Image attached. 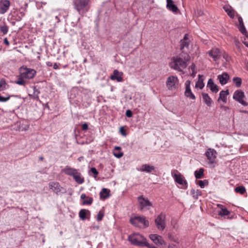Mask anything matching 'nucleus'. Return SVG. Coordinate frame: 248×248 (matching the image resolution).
Listing matches in <instances>:
<instances>
[{
  "label": "nucleus",
  "mask_w": 248,
  "mask_h": 248,
  "mask_svg": "<svg viewBox=\"0 0 248 248\" xmlns=\"http://www.w3.org/2000/svg\"><path fill=\"white\" fill-rule=\"evenodd\" d=\"M19 75L17 80L15 83L21 86H25L27 80L32 79L36 75V71L27 66H21L19 69Z\"/></svg>",
  "instance_id": "obj_1"
},
{
  "label": "nucleus",
  "mask_w": 248,
  "mask_h": 248,
  "mask_svg": "<svg viewBox=\"0 0 248 248\" xmlns=\"http://www.w3.org/2000/svg\"><path fill=\"white\" fill-rule=\"evenodd\" d=\"M190 57L187 53H182L179 56L173 57L170 63V66L173 69L182 71L183 69L186 67L187 62L189 61Z\"/></svg>",
  "instance_id": "obj_2"
},
{
  "label": "nucleus",
  "mask_w": 248,
  "mask_h": 248,
  "mask_svg": "<svg viewBox=\"0 0 248 248\" xmlns=\"http://www.w3.org/2000/svg\"><path fill=\"white\" fill-rule=\"evenodd\" d=\"M130 223L136 227H143L146 228L148 227L149 223L144 217L136 216L131 217L130 219Z\"/></svg>",
  "instance_id": "obj_3"
},
{
  "label": "nucleus",
  "mask_w": 248,
  "mask_h": 248,
  "mask_svg": "<svg viewBox=\"0 0 248 248\" xmlns=\"http://www.w3.org/2000/svg\"><path fill=\"white\" fill-rule=\"evenodd\" d=\"M171 175L177 184L181 185V188L186 189L187 187V183L185 177L177 170H172Z\"/></svg>",
  "instance_id": "obj_4"
},
{
  "label": "nucleus",
  "mask_w": 248,
  "mask_h": 248,
  "mask_svg": "<svg viewBox=\"0 0 248 248\" xmlns=\"http://www.w3.org/2000/svg\"><path fill=\"white\" fill-rule=\"evenodd\" d=\"M145 238L139 233H134L128 236V240L133 245L142 246Z\"/></svg>",
  "instance_id": "obj_5"
},
{
  "label": "nucleus",
  "mask_w": 248,
  "mask_h": 248,
  "mask_svg": "<svg viewBox=\"0 0 248 248\" xmlns=\"http://www.w3.org/2000/svg\"><path fill=\"white\" fill-rule=\"evenodd\" d=\"M166 83L168 90L173 91L177 88L179 80L177 77L171 76L167 78Z\"/></svg>",
  "instance_id": "obj_6"
},
{
  "label": "nucleus",
  "mask_w": 248,
  "mask_h": 248,
  "mask_svg": "<svg viewBox=\"0 0 248 248\" xmlns=\"http://www.w3.org/2000/svg\"><path fill=\"white\" fill-rule=\"evenodd\" d=\"M165 219L166 216L163 213L158 215L155 219V224L158 230L163 231L165 228Z\"/></svg>",
  "instance_id": "obj_7"
},
{
  "label": "nucleus",
  "mask_w": 248,
  "mask_h": 248,
  "mask_svg": "<svg viewBox=\"0 0 248 248\" xmlns=\"http://www.w3.org/2000/svg\"><path fill=\"white\" fill-rule=\"evenodd\" d=\"M90 0H74L73 4L75 9L80 14L88 5Z\"/></svg>",
  "instance_id": "obj_8"
},
{
  "label": "nucleus",
  "mask_w": 248,
  "mask_h": 248,
  "mask_svg": "<svg viewBox=\"0 0 248 248\" xmlns=\"http://www.w3.org/2000/svg\"><path fill=\"white\" fill-rule=\"evenodd\" d=\"M245 98L244 93L240 90L236 91L233 95V98L244 106H248V104L244 100Z\"/></svg>",
  "instance_id": "obj_9"
},
{
  "label": "nucleus",
  "mask_w": 248,
  "mask_h": 248,
  "mask_svg": "<svg viewBox=\"0 0 248 248\" xmlns=\"http://www.w3.org/2000/svg\"><path fill=\"white\" fill-rule=\"evenodd\" d=\"M138 201L140 204V210H142L144 208H147L148 209L149 208L148 207L152 206V203L148 200L147 198L143 197V196H140L138 197Z\"/></svg>",
  "instance_id": "obj_10"
},
{
  "label": "nucleus",
  "mask_w": 248,
  "mask_h": 248,
  "mask_svg": "<svg viewBox=\"0 0 248 248\" xmlns=\"http://www.w3.org/2000/svg\"><path fill=\"white\" fill-rule=\"evenodd\" d=\"M217 152L213 149H208L205 153V155L209 160V163L212 164L215 162V159L216 158Z\"/></svg>",
  "instance_id": "obj_11"
},
{
  "label": "nucleus",
  "mask_w": 248,
  "mask_h": 248,
  "mask_svg": "<svg viewBox=\"0 0 248 248\" xmlns=\"http://www.w3.org/2000/svg\"><path fill=\"white\" fill-rule=\"evenodd\" d=\"M150 239L154 242L156 245H166V242L163 239L162 237L157 234H152L150 235Z\"/></svg>",
  "instance_id": "obj_12"
},
{
  "label": "nucleus",
  "mask_w": 248,
  "mask_h": 248,
  "mask_svg": "<svg viewBox=\"0 0 248 248\" xmlns=\"http://www.w3.org/2000/svg\"><path fill=\"white\" fill-rule=\"evenodd\" d=\"M10 4L8 0H0V14L3 15L6 13L9 9Z\"/></svg>",
  "instance_id": "obj_13"
},
{
  "label": "nucleus",
  "mask_w": 248,
  "mask_h": 248,
  "mask_svg": "<svg viewBox=\"0 0 248 248\" xmlns=\"http://www.w3.org/2000/svg\"><path fill=\"white\" fill-rule=\"evenodd\" d=\"M49 188L57 195L61 192L62 187L58 182H51L48 184Z\"/></svg>",
  "instance_id": "obj_14"
},
{
  "label": "nucleus",
  "mask_w": 248,
  "mask_h": 248,
  "mask_svg": "<svg viewBox=\"0 0 248 248\" xmlns=\"http://www.w3.org/2000/svg\"><path fill=\"white\" fill-rule=\"evenodd\" d=\"M207 53L215 61L218 59L220 56V50L217 48H213L211 50L209 51Z\"/></svg>",
  "instance_id": "obj_15"
},
{
  "label": "nucleus",
  "mask_w": 248,
  "mask_h": 248,
  "mask_svg": "<svg viewBox=\"0 0 248 248\" xmlns=\"http://www.w3.org/2000/svg\"><path fill=\"white\" fill-rule=\"evenodd\" d=\"M155 169V168L154 166L146 164L142 165L140 169H137L139 171L146 172L147 173L151 172L152 171L154 170Z\"/></svg>",
  "instance_id": "obj_16"
},
{
  "label": "nucleus",
  "mask_w": 248,
  "mask_h": 248,
  "mask_svg": "<svg viewBox=\"0 0 248 248\" xmlns=\"http://www.w3.org/2000/svg\"><path fill=\"white\" fill-rule=\"evenodd\" d=\"M122 75V72H119L117 70H114L113 74L110 77V79L113 80H116L118 82H122L123 81Z\"/></svg>",
  "instance_id": "obj_17"
},
{
  "label": "nucleus",
  "mask_w": 248,
  "mask_h": 248,
  "mask_svg": "<svg viewBox=\"0 0 248 248\" xmlns=\"http://www.w3.org/2000/svg\"><path fill=\"white\" fill-rule=\"evenodd\" d=\"M217 78L221 85H225L227 83L228 80L229 79V76L228 74L225 72L221 75H218L217 76Z\"/></svg>",
  "instance_id": "obj_18"
},
{
  "label": "nucleus",
  "mask_w": 248,
  "mask_h": 248,
  "mask_svg": "<svg viewBox=\"0 0 248 248\" xmlns=\"http://www.w3.org/2000/svg\"><path fill=\"white\" fill-rule=\"evenodd\" d=\"M223 9L231 18H234L235 11L231 6L229 5H226L223 6Z\"/></svg>",
  "instance_id": "obj_19"
},
{
  "label": "nucleus",
  "mask_w": 248,
  "mask_h": 248,
  "mask_svg": "<svg viewBox=\"0 0 248 248\" xmlns=\"http://www.w3.org/2000/svg\"><path fill=\"white\" fill-rule=\"evenodd\" d=\"M167 8L173 13H177L178 11V8L173 3L172 0H167Z\"/></svg>",
  "instance_id": "obj_20"
},
{
  "label": "nucleus",
  "mask_w": 248,
  "mask_h": 248,
  "mask_svg": "<svg viewBox=\"0 0 248 248\" xmlns=\"http://www.w3.org/2000/svg\"><path fill=\"white\" fill-rule=\"evenodd\" d=\"M207 87L209 88L210 90L215 93H217L219 91L218 87L214 83L213 80L210 78L208 81Z\"/></svg>",
  "instance_id": "obj_21"
},
{
  "label": "nucleus",
  "mask_w": 248,
  "mask_h": 248,
  "mask_svg": "<svg viewBox=\"0 0 248 248\" xmlns=\"http://www.w3.org/2000/svg\"><path fill=\"white\" fill-rule=\"evenodd\" d=\"M91 212L87 209H81L79 212V217L82 220H85L87 217H90Z\"/></svg>",
  "instance_id": "obj_22"
},
{
  "label": "nucleus",
  "mask_w": 248,
  "mask_h": 248,
  "mask_svg": "<svg viewBox=\"0 0 248 248\" xmlns=\"http://www.w3.org/2000/svg\"><path fill=\"white\" fill-rule=\"evenodd\" d=\"M185 95L186 97H188L190 99L194 100L195 99V96L192 93L189 84L186 85V91L185 92Z\"/></svg>",
  "instance_id": "obj_23"
},
{
  "label": "nucleus",
  "mask_w": 248,
  "mask_h": 248,
  "mask_svg": "<svg viewBox=\"0 0 248 248\" xmlns=\"http://www.w3.org/2000/svg\"><path fill=\"white\" fill-rule=\"evenodd\" d=\"M202 94L203 98V101L204 102V103L206 104V105L208 107L211 106L212 103V100L209 96V95L207 93H202Z\"/></svg>",
  "instance_id": "obj_24"
},
{
  "label": "nucleus",
  "mask_w": 248,
  "mask_h": 248,
  "mask_svg": "<svg viewBox=\"0 0 248 248\" xmlns=\"http://www.w3.org/2000/svg\"><path fill=\"white\" fill-rule=\"evenodd\" d=\"M229 90L221 91L219 93V97L218 99V101L220 99L222 100L224 103L226 102V97L229 94Z\"/></svg>",
  "instance_id": "obj_25"
},
{
  "label": "nucleus",
  "mask_w": 248,
  "mask_h": 248,
  "mask_svg": "<svg viewBox=\"0 0 248 248\" xmlns=\"http://www.w3.org/2000/svg\"><path fill=\"white\" fill-rule=\"evenodd\" d=\"M77 169L71 168L69 166H66L63 169V171L67 175L71 176Z\"/></svg>",
  "instance_id": "obj_26"
},
{
  "label": "nucleus",
  "mask_w": 248,
  "mask_h": 248,
  "mask_svg": "<svg viewBox=\"0 0 248 248\" xmlns=\"http://www.w3.org/2000/svg\"><path fill=\"white\" fill-rule=\"evenodd\" d=\"M198 77L199 79L198 81L196 83L195 87L196 88H199L200 89H202L204 86L203 83V79L202 78V75H199Z\"/></svg>",
  "instance_id": "obj_27"
},
{
  "label": "nucleus",
  "mask_w": 248,
  "mask_h": 248,
  "mask_svg": "<svg viewBox=\"0 0 248 248\" xmlns=\"http://www.w3.org/2000/svg\"><path fill=\"white\" fill-rule=\"evenodd\" d=\"M109 190L104 188L102 189L100 193V196L101 198L106 199L109 197Z\"/></svg>",
  "instance_id": "obj_28"
},
{
  "label": "nucleus",
  "mask_w": 248,
  "mask_h": 248,
  "mask_svg": "<svg viewBox=\"0 0 248 248\" xmlns=\"http://www.w3.org/2000/svg\"><path fill=\"white\" fill-rule=\"evenodd\" d=\"M218 206L221 207V210L218 213V215L225 216L230 214V211H229L226 208H223V206L222 205L218 204Z\"/></svg>",
  "instance_id": "obj_29"
},
{
  "label": "nucleus",
  "mask_w": 248,
  "mask_h": 248,
  "mask_svg": "<svg viewBox=\"0 0 248 248\" xmlns=\"http://www.w3.org/2000/svg\"><path fill=\"white\" fill-rule=\"evenodd\" d=\"M39 90L37 89L35 87L33 88V93L32 94H29V95L32 97L33 99L37 101L39 100V94L40 93Z\"/></svg>",
  "instance_id": "obj_30"
},
{
  "label": "nucleus",
  "mask_w": 248,
  "mask_h": 248,
  "mask_svg": "<svg viewBox=\"0 0 248 248\" xmlns=\"http://www.w3.org/2000/svg\"><path fill=\"white\" fill-rule=\"evenodd\" d=\"M77 183L78 184H81L84 182V178L81 175L80 172H79L78 174L74 178Z\"/></svg>",
  "instance_id": "obj_31"
},
{
  "label": "nucleus",
  "mask_w": 248,
  "mask_h": 248,
  "mask_svg": "<svg viewBox=\"0 0 248 248\" xmlns=\"http://www.w3.org/2000/svg\"><path fill=\"white\" fill-rule=\"evenodd\" d=\"M190 193L194 199H198L199 197L202 194L201 190H197L195 191L193 189L191 190Z\"/></svg>",
  "instance_id": "obj_32"
},
{
  "label": "nucleus",
  "mask_w": 248,
  "mask_h": 248,
  "mask_svg": "<svg viewBox=\"0 0 248 248\" xmlns=\"http://www.w3.org/2000/svg\"><path fill=\"white\" fill-rule=\"evenodd\" d=\"M204 169L201 168L199 170H196L194 172L195 176L197 179L202 178L203 176Z\"/></svg>",
  "instance_id": "obj_33"
},
{
  "label": "nucleus",
  "mask_w": 248,
  "mask_h": 248,
  "mask_svg": "<svg viewBox=\"0 0 248 248\" xmlns=\"http://www.w3.org/2000/svg\"><path fill=\"white\" fill-rule=\"evenodd\" d=\"M189 46V41L181 40L180 41V49H183L185 47H187Z\"/></svg>",
  "instance_id": "obj_34"
},
{
  "label": "nucleus",
  "mask_w": 248,
  "mask_h": 248,
  "mask_svg": "<svg viewBox=\"0 0 248 248\" xmlns=\"http://www.w3.org/2000/svg\"><path fill=\"white\" fill-rule=\"evenodd\" d=\"M246 190L245 187L243 186H239L235 188V191L241 194H243L246 192Z\"/></svg>",
  "instance_id": "obj_35"
},
{
  "label": "nucleus",
  "mask_w": 248,
  "mask_h": 248,
  "mask_svg": "<svg viewBox=\"0 0 248 248\" xmlns=\"http://www.w3.org/2000/svg\"><path fill=\"white\" fill-rule=\"evenodd\" d=\"M233 82L237 87H239L242 83L241 79L238 77L234 78H233Z\"/></svg>",
  "instance_id": "obj_36"
},
{
  "label": "nucleus",
  "mask_w": 248,
  "mask_h": 248,
  "mask_svg": "<svg viewBox=\"0 0 248 248\" xmlns=\"http://www.w3.org/2000/svg\"><path fill=\"white\" fill-rule=\"evenodd\" d=\"M6 83L4 79L0 80V92L6 89Z\"/></svg>",
  "instance_id": "obj_37"
},
{
  "label": "nucleus",
  "mask_w": 248,
  "mask_h": 248,
  "mask_svg": "<svg viewBox=\"0 0 248 248\" xmlns=\"http://www.w3.org/2000/svg\"><path fill=\"white\" fill-rule=\"evenodd\" d=\"M197 184L201 187L203 188L205 185H208V181L206 180L203 181L199 180L197 181Z\"/></svg>",
  "instance_id": "obj_38"
},
{
  "label": "nucleus",
  "mask_w": 248,
  "mask_h": 248,
  "mask_svg": "<svg viewBox=\"0 0 248 248\" xmlns=\"http://www.w3.org/2000/svg\"><path fill=\"white\" fill-rule=\"evenodd\" d=\"M0 30L3 34H6L8 31V27L7 25L4 24L3 26H0Z\"/></svg>",
  "instance_id": "obj_39"
},
{
  "label": "nucleus",
  "mask_w": 248,
  "mask_h": 248,
  "mask_svg": "<svg viewBox=\"0 0 248 248\" xmlns=\"http://www.w3.org/2000/svg\"><path fill=\"white\" fill-rule=\"evenodd\" d=\"M239 30L243 34H246V30L245 29L244 23L239 24Z\"/></svg>",
  "instance_id": "obj_40"
},
{
  "label": "nucleus",
  "mask_w": 248,
  "mask_h": 248,
  "mask_svg": "<svg viewBox=\"0 0 248 248\" xmlns=\"http://www.w3.org/2000/svg\"><path fill=\"white\" fill-rule=\"evenodd\" d=\"M88 200H84L83 201V204L85 205H90L92 203L93 199L91 197H88Z\"/></svg>",
  "instance_id": "obj_41"
},
{
  "label": "nucleus",
  "mask_w": 248,
  "mask_h": 248,
  "mask_svg": "<svg viewBox=\"0 0 248 248\" xmlns=\"http://www.w3.org/2000/svg\"><path fill=\"white\" fill-rule=\"evenodd\" d=\"M11 96H8L7 97H3L0 94V102H5L8 101L10 98Z\"/></svg>",
  "instance_id": "obj_42"
},
{
  "label": "nucleus",
  "mask_w": 248,
  "mask_h": 248,
  "mask_svg": "<svg viewBox=\"0 0 248 248\" xmlns=\"http://www.w3.org/2000/svg\"><path fill=\"white\" fill-rule=\"evenodd\" d=\"M142 246H145L149 248H156V247L150 244L149 243H148L146 241V239H145V242L143 243V245Z\"/></svg>",
  "instance_id": "obj_43"
},
{
  "label": "nucleus",
  "mask_w": 248,
  "mask_h": 248,
  "mask_svg": "<svg viewBox=\"0 0 248 248\" xmlns=\"http://www.w3.org/2000/svg\"><path fill=\"white\" fill-rule=\"evenodd\" d=\"M23 123L21 125H20L19 130L21 131H26L29 128V125L28 124H25L24 126H23Z\"/></svg>",
  "instance_id": "obj_44"
},
{
  "label": "nucleus",
  "mask_w": 248,
  "mask_h": 248,
  "mask_svg": "<svg viewBox=\"0 0 248 248\" xmlns=\"http://www.w3.org/2000/svg\"><path fill=\"white\" fill-rule=\"evenodd\" d=\"M104 217V214L103 213L99 212L97 216V221H101L102 219V218Z\"/></svg>",
  "instance_id": "obj_45"
},
{
  "label": "nucleus",
  "mask_w": 248,
  "mask_h": 248,
  "mask_svg": "<svg viewBox=\"0 0 248 248\" xmlns=\"http://www.w3.org/2000/svg\"><path fill=\"white\" fill-rule=\"evenodd\" d=\"M91 171L92 172V173H93L95 176H94V177H96V176L97 175V174H98V171L97 170L94 168V167H93L91 169Z\"/></svg>",
  "instance_id": "obj_46"
},
{
  "label": "nucleus",
  "mask_w": 248,
  "mask_h": 248,
  "mask_svg": "<svg viewBox=\"0 0 248 248\" xmlns=\"http://www.w3.org/2000/svg\"><path fill=\"white\" fill-rule=\"evenodd\" d=\"M132 112L130 110L128 109L126 111L125 115L127 117H131L132 116Z\"/></svg>",
  "instance_id": "obj_47"
},
{
  "label": "nucleus",
  "mask_w": 248,
  "mask_h": 248,
  "mask_svg": "<svg viewBox=\"0 0 248 248\" xmlns=\"http://www.w3.org/2000/svg\"><path fill=\"white\" fill-rule=\"evenodd\" d=\"M190 67L193 72L192 76L194 77V76H195V74L196 73V72L195 71V67H196L195 65L194 64H192L191 65Z\"/></svg>",
  "instance_id": "obj_48"
},
{
  "label": "nucleus",
  "mask_w": 248,
  "mask_h": 248,
  "mask_svg": "<svg viewBox=\"0 0 248 248\" xmlns=\"http://www.w3.org/2000/svg\"><path fill=\"white\" fill-rule=\"evenodd\" d=\"M113 155H114L117 157V158H120L123 155V153H113Z\"/></svg>",
  "instance_id": "obj_49"
},
{
  "label": "nucleus",
  "mask_w": 248,
  "mask_h": 248,
  "mask_svg": "<svg viewBox=\"0 0 248 248\" xmlns=\"http://www.w3.org/2000/svg\"><path fill=\"white\" fill-rule=\"evenodd\" d=\"M120 132L123 136H125L126 135V132L123 127L120 128Z\"/></svg>",
  "instance_id": "obj_50"
},
{
  "label": "nucleus",
  "mask_w": 248,
  "mask_h": 248,
  "mask_svg": "<svg viewBox=\"0 0 248 248\" xmlns=\"http://www.w3.org/2000/svg\"><path fill=\"white\" fill-rule=\"evenodd\" d=\"M88 128V125L86 123H84L82 125V129L84 131L87 130Z\"/></svg>",
  "instance_id": "obj_51"
},
{
  "label": "nucleus",
  "mask_w": 248,
  "mask_h": 248,
  "mask_svg": "<svg viewBox=\"0 0 248 248\" xmlns=\"http://www.w3.org/2000/svg\"><path fill=\"white\" fill-rule=\"evenodd\" d=\"M79 172H78V170H76V171L73 173V175H72L71 176H72L74 179Z\"/></svg>",
  "instance_id": "obj_52"
},
{
  "label": "nucleus",
  "mask_w": 248,
  "mask_h": 248,
  "mask_svg": "<svg viewBox=\"0 0 248 248\" xmlns=\"http://www.w3.org/2000/svg\"><path fill=\"white\" fill-rule=\"evenodd\" d=\"M4 43L7 46H9L10 44L7 38H5L3 40Z\"/></svg>",
  "instance_id": "obj_53"
},
{
  "label": "nucleus",
  "mask_w": 248,
  "mask_h": 248,
  "mask_svg": "<svg viewBox=\"0 0 248 248\" xmlns=\"http://www.w3.org/2000/svg\"><path fill=\"white\" fill-rule=\"evenodd\" d=\"M197 15L198 16H202L203 15V12L201 10H198L197 12Z\"/></svg>",
  "instance_id": "obj_54"
},
{
  "label": "nucleus",
  "mask_w": 248,
  "mask_h": 248,
  "mask_svg": "<svg viewBox=\"0 0 248 248\" xmlns=\"http://www.w3.org/2000/svg\"><path fill=\"white\" fill-rule=\"evenodd\" d=\"M238 20L239 24L243 23L242 18L240 16H239Z\"/></svg>",
  "instance_id": "obj_55"
},
{
  "label": "nucleus",
  "mask_w": 248,
  "mask_h": 248,
  "mask_svg": "<svg viewBox=\"0 0 248 248\" xmlns=\"http://www.w3.org/2000/svg\"><path fill=\"white\" fill-rule=\"evenodd\" d=\"M188 36H189V35H188V34H186L182 40H186V41H188Z\"/></svg>",
  "instance_id": "obj_56"
},
{
  "label": "nucleus",
  "mask_w": 248,
  "mask_h": 248,
  "mask_svg": "<svg viewBox=\"0 0 248 248\" xmlns=\"http://www.w3.org/2000/svg\"><path fill=\"white\" fill-rule=\"evenodd\" d=\"M53 68L54 69H57L59 68V65L57 63H55L53 65Z\"/></svg>",
  "instance_id": "obj_57"
},
{
  "label": "nucleus",
  "mask_w": 248,
  "mask_h": 248,
  "mask_svg": "<svg viewBox=\"0 0 248 248\" xmlns=\"http://www.w3.org/2000/svg\"><path fill=\"white\" fill-rule=\"evenodd\" d=\"M86 198V194H84V193L82 194L81 195V196H80V198H81V199H85Z\"/></svg>",
  "instance_id": "obj_58"
},
{
  "label": "nucleus",
  "mask_w": 248,
  "mask_h": 248,
  "mask_svg": "<svg viewBox=\"0 0 248 248\" xmlns=\"http://www.w3.org/2000/svg\"><path fill=\"white\" fill-rule=\"evenodd\" d=\"M46 64L48 66H52V64L51 62H46Z\"/></svg>",
  "instance_id": "obj_59"
},
{
  "label": "nucleus",
  "mask_w": 248,
  "mask_h": 248,
  "mask_svg": "<svg viewBox=\"0 0 248 248\" xmlns=\"http://www.w3.org/2000/svg\"><path fill=\"white\" fill-rule=\"evenodd\" d=\"M168 248H176L174 245L169 246Z\"/></svg>",
  "instance_id": "obj_60"
},
{
  "label": "nucleus",
  "mask_w": 248,
  "mask_h": 248,
  "mask_svg": "<svg viewBox=\"0 0 248 248\" xmlns=\"http://www.w3.org/2000/svg\"><path fill=\"white\" fill-rule=\"evenodd\" d=\"M121 149V147H119V146H116L115 147V150H120Z\"/></svg>",
  "instance_id": "obj_61"
},
{
  "label": "nucleus",
  "mask_w": 248,
  "mask_h": 248,
  "mask_svg": "<svg viewBox=\"0 0 248 248\" xmlns=\"http://www.w3.org/2000/svg\"><path fill=\"white\" fill-rule=\"evenodd\" d=\"M189 84L190 85V81H187L186 83V85Z\"/></svg>",
  "instance_id": "obj_62"
},
{
  "label": "nucleus",
  "mask_w": 248,
  "mask_h": 248,
  "mask_svg": "<svg viewBox=\"0 0 248 248\" xmlns=\"http://www.w3.org/2000/svg\"><path fill=\"white\" fill-rule=\"evenodd\" d=\"M44 159L43 157V156H40L39 157V159L41 160H43Z\"/></svg>",
  "instance_id": "obj_63"
},
{
  "label": "nucleus",
  "mask_w": 248,
  "mask_h": 248,
  "mask_svg": "<svg viewBox=\"0 0 248 248\" xmlns=\"http://www.w3.org/2000/svg\"><path fill=\"white\" fill-rule=\"evenodd\" d=\"M247 68L248 69V64L247 65Z\"/></svg>",
  "instance_id": "obj_64"
}]
</instances>
